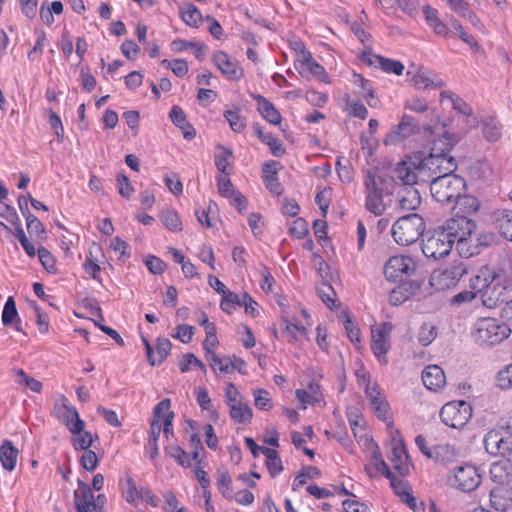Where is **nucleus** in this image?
Wrapping results in <instances>:
<instances>
[{
  "instance_id": "obj_1",
  "label": "nucleus",
  "mask_w": 512,
  "mask_h": 512,
  "mask_svg": "<svg viewBox=\"0 0 512 512\" xmlns=\"http://www.w3.org/2000/svg\"><path fill=\"white\" fill-rule=\"evenodd\" d=\"M476 223L465 216L452 217L429 231L422 239V251L427 258L441 259L450 254L455 245L461 257L469 258L481 252L484 243L475 233Z\"/></svg>"
},
{
  "instance_id": "obj_2",
  "label": "nucleus",
  "mask_w": 512,
  "mask_h": 512,
  "mask_svg": "<svg viewBox=\"0 0 512 512\" xmlns=\"http://www.w3.org/2000/svg\"><path fill=\"white\" fill-rule=\"evenodd\" d=\"M512 286V261H503L497 268H482L469 279V288L479 292L483 306L492 309L502 303Z\"/></svg>"
},
{
  "instance_id": "obj_3",
  "label": "nucleus",
  "mask_w": 512,
  "mask_h": 512,
  "mask_svg": "<svg viewBox=\"0 0 512 512\" xmlns=\"http://www.w3.org/2000/svg\"><path fill=\"white\" fill-rule=\"evenodd\" d=\"M451 143L446 137L433 142L428 155L421 152L420 175L423 181H432L441 175H448L457 168L455 159L449 155Z\"/></svg>"
},
{
  "instance_id": "obj_4",
  "label": "nucleus",
  "mask_w": 512,
  "mask_h": 512,
  "mask_svg": "<svg viewBox=\"0 0 512 512\" xmlns=\"http://www.w3.org/2000/svg\"><path fill=\"white\" fill-rule=\"evenodd\" d=\"M511 334L508 324L494 317H480L471 327V337L479 347L488 348L500 344Z\"/></svg>"
},
{
  "instance_id": "obj_5",
  "label": "nucleus",
  "mask_w": 512,
  "mask_h": 512,
  "mask_svg": "<svg viewBox=\"0 0 512 512\" xmlns=\"http://www.w3.org/2000/svg\"><path fill=\"white\" fill-rule=\"evenodd\" d=\"M465 180L454 174L441 175L433 178L430 183L432 197L439 203H452L465 190Z\"/></svg>"
},
{
  "instance_id": "obj_6",
  "label": "nucleus",
  "mask_w": 512,
  "mask_h": 512,
  "mask_svg": "<svg viewBox=\"0 0 512 512\" xmlns=\"http://www.w3.org/2000/svg\"><path fill=\"white\" fill-rule=\"evenodd\" d=\"M425 224L418 214H409L399 218L392 226V237L399 245L407 246L418 240L423 234Z\"/></svg>"
},
{
  "instance_id": "obj_7",
  "label": "nucleus",
  "mask_w": 512,
  "mask_h": 512,
  "mask_svg": "<svg viewBox=\"0 0 512 512\" xmlns=\"http://www.w3.org/2000/svg\"><path fill=\"white\" fill-rule=\"evenodd\" d=\"M467 272L465 263L454 262L450 266L433 271L430 276V285L439 291L454 288Z\"/></svg>"
},
{
  "instance_id": "obj_8",
  "label": "nucleus",
  "mask_w": 512,
  "mask_h": 512,
  "mask_svg": "<svg viewBox=\"0 0 512 512\" xmlns=\"http://www.w3.org/2000/svg\"><path fill=\"white\" fill-rule=\"evenodd\" d=\"M472 417L471 405L463 400L450 401L440 410L441 421L451 428L464 427Z\"/></svg>"
},
{
  "instance_id": "obj_9",
  "label": "nucleus",
  "mask_w": 512,
  "mask_h": 512,
  "mask_svg": "<svg viewBox=\"0 0 512 512\" xmlns=\"http://www.w3.org/2000/svg\"><path fill=\"white\" fill-rule=\"evenodd\" d=\"M388 432L390 436V455L389 460L393 468L401 475H406L409 472L410 462L406 452L404 441L398 429L393 423L388 424Z\"/></svg>"
},
{
  "instance_id": "obj_10",
  "label": "nucleus",
  "mask_w": 512,
  "mask_h": 512,
  "mask_svg": "<svg viewBox=\"0 0 512 512\" xmlns=\"http://www.w3.org/2000/svg\"><path fill=\"white\" fill-rule=\"evenodd\" d=\"M393 325L382 322L371 326V349L381 365L388 363L387 353L391 348V333Z\"/></svg>"
},
{
  "instance_id": "obj_11",
  "label": "nucleus",
  "mask_w": 512,
  "mask_h": 512,
  "mask_svg": "<svg viewBox=\"0 0 512 512\" xmlns=\"http://www.w3.org/2000/svg\"><path fill=\"white\" fill-rule=\"evenodd\" d=\"M416 270L414 260L405 255L390 257L384 266V275L388 281L401 282L408 279Z\"/></svg>"
},
{
  "instance_id": "obj_12",
  "label": "nucleus",
  "mask_w": 512,
  "mask_h": 512,
  "mask_svg": "<svg viewBox=\"0 0 512 512\" xmlns=\"http://www.w3.org/2000/svg\"><path fill=\"white\" fill-rule=\"evenodd\" d=\"M420 165L421 152L407 156L397 164L394 170L395 178L400 180L404 185L412 187L417 183L418 179H421Z\"/></svg>"
},
{
  "instance_id": "obj_13",
  "label": "nucleus",
  "mask_w": 512,
  "mask_h": 512,
  "mask_svg": "<svg viewBox=\"0 0 512 512\" xmlns=\"http://www.w3.org/2000/svg\"><path fill=\"white\" fill-rule=\"evenodd\" d=\"M481 479L482 475L476 466L465 464L454 469L450 482L458 489L470 492L479 486Z\"/></svg>"
},
{
  "instance_id": "obj_14",
  "label": "nucleus",
  "mask_w": 512,
  "mask_h": 512,
  "mask_svg": "<svg viewBox=\"0 0 512 512\" xmlns=\"http://www.w3.org/2000/svg\"><path fill=\"white\" fill-rule=\"evenodd\" d=\"M364 393L368 400L369 407L376 417L381 421L387 422V425L392 423L390 405L378 384L375 386H367Z\"/></svg>"
},
{
  "instance_id": "obj_15",
  "label": "nucleus",
  "mask_w": 512,
  "mask_h": 512,
  "mask_svg": "<svg viewBox=\"0 0 512 512\" xmlns=\"http://www.w3.org/2000/svg\"><path fill=\"white\" fill-rule=\"evenodd\" d=\"M418 131V123L414 117L404 114L400 121L385 136L384 143L386 145H395L403 142Z\"/></svg>"
},
{
  "instance_id": "obj_16",
  "label": "nucleus",
  "mask_w": 512,
  "mask_h": 512,
  "mask_svg": "<svg viewBox=\"0 0 512 512\" xmlns=\"http://www.w3.org/2000/svg\"><path fill=\"white\" fill-rule=\"evenodd\" d=\"M412 84L420 90L438 89L444 86L443 80L423 66L408 71Z\"/></svg>"
},
{
  "instance_id": "obj_17",
  "label": "nucleus",
  "mask_w": 512,
  "mask_h": 512,
  "mask_svg": "<svg viewBox=\"0 0 512 512\" xmlns=\"http://www.w3.org/2000/svg\"><path fill=\"white\" fill-rule=\"evenodd\" d=\"M212 61L222 75L230 81H238L244 75L239 63L231 59L224 51H216L212 56Z\"/></svg>"
},
{
  "instance_id": "obj_18",
  "label": "nucleus",
  "mask_w": 512,
  "mask_h": 512,
  "mask_svg": "<svg viewBox=\"0 0 512 512\" xmlns=\"http://www.w3.org/2000/svg\"><path fill=\"white\" fill-rule=\"evenodd\" d=\"M391 178L376 168L365 172L363 185L365 192L390 193Z\"/></svg>"
},
{
  "instance_id": "obj_19",
  "label": "nucleus",
  "mask_w": 512,
  "mask_h": 512,
  "mask_svg": "<svg viewBox=\"0 0 512 512\" xmlns=\"http://www.w3.org/2000/svg\"><path fill=\"white\" fill-rule=\"evenodd\" d=\"M59 417L71 433L81 432L85 427L77 409L69 403L65 396L60 399Z\"/></svg>"
},
{
  "instance_id": "obj_20",
  "label": "nucleus",
  "mask_w": 512,
  "mask_h": 512,
  "mask_svg": "<svg viewBox=\"0 0 512 512\" xmlns=\"http://www.w3.org/2000/svg\"><path fill=\"white\" fill-rule=\"evenodd\" d=\"M173 417V412L170 411L169 399L160 401L154 408V417L152 422H158L160 424V433L163 431L166 438L173 435Z\"/></svg>"
},
{
  "instance_id": "obj_21",
  "label": "nucleus",
  "mask_w": 512,
  "mask_h": 512,
  "mask_svg": "<svg viewBox=\"0 0 512 512\" xmlns=\"http://www.w3.org/2000/svg\"><path fill=\"white\" fill-rule=\"evenodd\" d=\"M510 444L500 430H490L484 437L485 449L493 456H505L510 451Z\"/></svg>"
},
{
  "instance_id": "obj_22",
  "label": "nucleus",
  "mask_w": 512,
  "mask_h": 512,
  "mask_svg": "<svg viewBox=\"0 0 512 512\" xmlns=\"http://www.w3.org/2000/svg\"><path fill=\"white\" fill-rule=\"evenodd\" d=\"M119 487L124 500L137 506L143 499V488L137 487L134 478L129 473H124L119 479Z\"/></svg>"
},
{
  "instance_id": "obj_23",
  "label": "nucleus",
  "mask_w": 512,
  "mask_h": 512,
  "mask_svg": "<svg viewBox=\"0 0 512 512\" xmlns=\"http://www.w3.org/2000/svg\"><path fill=\"white\" fill-rule=\"evenodd\" d=\"M77 512H96L95 497L88 484L78 481V490L74 492Z\"/></svg>"
},
{
  "instance_id": "obj_24",
  "label": "nucleus",
  "mask_w": 512,
  "mask_h": 512,
  "mask_svg": "<svg viewBox=\"0 0 512 512\" xmlns=\"http://www.w3.org/2000/svg\"><path fill=\"white\" fill-rule=\"evenodd\" d=\"M250 96L256 102L257 111L267 122L273 125L281 123L282 116L271 101L256 93H251Z\"/></svg>"
},
{
  "instance_id": "obj_25",
  "label": "nucleus",
  "mask_w": 512,
  "mask_h": 512,
  "mask_svg": "<svg viewBox=\"0 0 512 512\" xmlns=\"http://www.w3.org/2000/svg\"><path fill=\"white\" fill-rule=\"evenodd\" d=\"M415 444L419 448V450L427 457H442V459L449 460L457 455L456 449L454 446L450 444H442L434 447L433 450L428 448L427 440L423 435H418L415 438Z\"/></svg>"
},
{
  "instance_id": "obj_26",
  "label": "nucleus",
  "mask_w": 512,
  "mask_h": 512,
  "mask_svg": "<svg viewBox=\"0 0 512 512\" xmlns=\"http://www.w3.org/2000/svg\"><path fill=\"white\" fill-rule=\"evenodd\" d=\"M422 382L430 391H440L446 385V376L438 365H429L422 372Z\"/></svg>"
},
{
  "instance_id": "obj_27",
  "label": "nucleus",
  "mask_w": 512,
  "mask_h": 512,
  "mask_svg": "<svg viewBox=\"0 0 512 512\" xmlns=\"http://www.w3.org/2000/svg\"><path fill=\"white\" fill-rule=\"evenodd\" d=\"M489 472L493 482L499 485L509 483L512 480V459L503 458L494 462Z\"/></svg>"
},
{
  "instance_id": "obj_28",
  "label": "nucleus",
  "mask_w": 512,
  "mask_h": 512,
  "mask_svg": "<svg viewBox=\"0 0 512 512\" xmlns=\"http://www.w3.org/2000/svg\"><path fill=\"white\" fill-rule=\"evenodd\" d=\"M295 396L301 403L302 409H306L308 405L321 404L324 401L319 385L314 382L309 383L307 389H297Z\"/></svg>"
},
{
  "instance_id": "obj_29",
  "label": "nucleus",
  "mask_w": 512,
  "mask_h": 512,
  "mask_svg": "<svg viewBox=\"0 0 512 512\" xmlns=\"http://www.w3.org/2000/svg\"><path fill=\"white\" fill-rule=\"evenodd\" d=\"M206 360L209 362L212 370L215 373L225 375L233 373L235 368L237 367V363L244 365V361L240 358H235L234 360H231L230 357H220L216 353L206 357Z\"/></svg>"
},
{
  "instance_id": "obj_30",
  "label": "nucleus",
  "mask_w": 512,
  "mask_h": 512,
  "mask_svg": "<svg viewBox=\"0 0 512 512\" xmlns=\"http://www.w3.org/2000/svg\"><path fill=\"white\" fill-rule=\"evenodd\" d=\"M490 503L491 511L508 512L512 509V496L507 489L497 487L490 492Z\"/></svg>"
},
{
  "instance_id": "obj_31",
  "label": "nucleus",
  "mask_w": 512,
  "mask_h": 512,
  "mask_svg": "<svg viewBox=\"0 0 512 512\" xmlns=\"http://www.w3.org/2000/svg\"><path fill=\"white\" fill-rule=\"evenodd\" d=\"M454 201V217L465 216L469 218L468 216L475 213L480 207L478 199L471 195H462L461 193L459 198H456Z\"/></svg>"
},
{
  "instance_id": "obj_32",
  "label": "nucleus",
  "mask_w": 512,
  "mask_h": 512,
  "mask_svg": "<svg viewBox=\"0 0 512 512\" xmlns=\"http://www.w3.org/2000/svg\"><path fill=\"white\" fill-rule=\"evenodd\" d=\"M278 163L276 161H270L263 165V180L267 189L273 194H281L282 186L278 181L277 177Z\"/></svg>"
},
{
  "instance_id": "obj_33",
  "label": "nucleus",
  "mask_w": 512,
  "mask_h": 512,
  "mask_svg": "<svg viewBox=\"0 0 512 512\" xmlns=\"http://www.w3.org/2000/svg\"><path fill=\"white\" fill-rule=\"evenodd\" d=\"M19 451L10 440H5L0 446V462L6 471H13L17 464Z\"/></svg>"
},
{
  "instance_id": "obj_34",
  "label": "nucleus",
  "mask_w": 512,
  "mask_h": 512,
  "mask_svg": "<svg viewBox=\"0 0 512 512\" xmlns=\"http://www.w3.org/2000/svg\"><path fill=\"white\" fill-rule=\"evenodd\" d=\"M351 81L356 87L361 89L359 94L366 100L370 107L375 108L378 106L379 100L375 97L374 90L368 80H366L361 74L353 73Z\"/></svg>"
},
{
  "instance_id": "obj_35",
  "label": "nucleus",
  "mask_w": 512,
  "mask_h": 512,
  "mask_svg": "<svg viewBox=\"0 0 512 512\" xmlns=\"http://www.w3.org/2000/svg\"><path fill=\"white\" fill-rule=\"evenodd\" d=\"M423 13L427 25L433 29L434 33L439 36H447L449 32L448 26L439 18L438 11L430 5L423 7Z\"/></svg>"
},
{
  "instance_id": "obj_36",
  "label": "nucleus",
  "mask_w": 512,
  "mask_h": 512,
  "mask_svg": "<svg viewBox=\"0 0 512 512\" xmlns=\"http://www.w3.org/2000/svg\"><path fill=\"white\" fill-rule=\"evenodd\" d=\"M230 417L231 419L239 424H249L253 418V411L246 401L241 400L231 406Z\"/></svg>"
},
{
  "instance_id": "obj_37",
  "label": "nucleus",
  "mask_w": 512,
  "mask_h": 512,
  "mask_svg": "<svg viewBox=\"0 0 512 512\" xmlns=\"http://www.w3.org/2000/svg\"><path fill=\"white\" fill-rule=\"evenodd\" d=\"M389 479L391 481V486H392L395 494H397L401 498V501L403 503L407 504L411 509L416 511L417 510L416 499L412 495L411 488L408 486V484L406 482H404L403 480H401V479L397 480L392 476Z\"/></svg>"
},
{
  "instance_id": "obj_38",
  "label": "nucleus",
  "mask_w": 512,
  "mask_h": 512,
  "mask_svg": "<svg viewBox=\"0 0 512 512\" xmlns=\"http://www.w3.org/2000/svg\"><path fill=\"white\" fill-rule=\"evenodd\" d=\"M179 13L183 22L190 27L198 28L203 21L200 10L192 3L182 4Z\"/></svg>"
},
{
  "instance_id": "obj_39",
  "label": "nucleus",
  "mask_w": 512,
  "mask_h": 512,
  "mask_svg": "<svg viewBox=\"0 0 512 512\" xmlns=\"http://www.w3.org/2000/svg\"><path fill=\"white\" fill-rule=\"evenodd\" d=\"M420 203V194L414 187H406L399 193V206L402 210H415Z\"/></svg>"
},
{
  "instance_id": "obj_40",
  "label": "nucleus",
  "mask_w": 512,
  "mask_h": 512,
  "mask_svg": "<svg viewBox=\"0 0 512 512\" xmlns=\"http://www.w3.org/2000/svg\"><path fill=\"white\" fill-rule=\"evenodd\" d=\"M366 471L371 477L380 473L387 478H391L392 474L379 449L370 455V465L366 467Z\"/></svg>"
},
{
  "instance_id": "obj_41",
  "label": "nucleus",
  "mask_w": 512,
  "mask_h": 512,
  "mask_svg": "<svg viewBox=\"0 0 512 512\" xmlns=\"http://www.w3.org/2000/svg\"><path fill=\"white\" fill-rule=\"evenodd\" d=\"M387 193L365 192V208L375 216H380L386 210L384 195Z\"/></svg>"
},
{
  "instance_id": "obj_42",
  "label": "nucleus",
  "mask_w": 512,
  "mask_h": 512,
  "mask_svg": "<svg viewBox=\"0 0 512 512\" xmlns=\"http://www.w3.org/2000/svg\"><path fill=\"white\" fill-rule=\"evenodd\" d=\"M233 156L232 150L222 145H218L216 148L214 161L215 166L220 172L219 174L231 173V158Z\"/></svg>"
},
{
  "instance_id": "obj_43",
  "label": "nucleus",
  "mask_w": 512,
  "mask_h": 512,
  "mask_svg": "<svg viewBox=\"0 0 512 512\" xmlns=\"http://www.w3.org/2000/svg\"><path fill=\"white\" fill-rule=\"evenodd\" d=\"M440 102L442 105H448L464 115H469L471 112V108L461 98L450 91L440 93Z\"/></svg>"
},
{
  "instance_id": "obj_44",
  "label": "nucleus",
  "mask_w": 512,
  "mask_h": 512,
  "mask_svg": "<svg viewBox=\"0 0 512 512\" xmlns=\"http://www.w3.org/2000/svg\"><path fill=\"white\" fill-rule=\"evenodd\" d=\"M346 416L354 436L365 430L366 421L361 410L356 406H349L346 410Z\"/></svg>"
},
{
  "instance_id": "obj_45",
  "label": "nucleus",
  "mask_w": 512,
  "mask_h": 512,
  "mask_svg": "<svg viewBox=\"0 0 512 512\" xmlns=\"http://www.w3.org/2000/svg\"><path fill=\"white\" fill-rule=\"evenodd\" d=\"M284 329L283 333L288 337V340L292 343H298L308 335V329L298 323H294L288 320H283Z\"/></svg>"
},
{
  "instance_id": "obj_46",
  "label": "nucleus",
  "mask_w": 512,
  "mask_h": 512,
  "mask_svg": "<svg viewBox=\"0 0 512 512\" xmlns=\"http://www.w3.org/2000/svg\"><path fill=\"white\" fill-rule=\"evenodd\" d=\"M172 344L167 338H158L156 342V352L152 350L151 359L148 360L150 365L155 366L162 363L169 355Z\"/></svg>"
},
{
  "instance_id": "obj_47",
  "label": "nucleus",
  "mask_w": 512,
  "mask_h": 512,
  "mask_svg": "<svg viewBox=\"0 0 512 512\" xmlns=\"http://www.w3.org/2000/svg\"><path fill=\"white\" fill-rule=\"evenodd\" d=\"M262 454L266 457V466L272 477L277 476L283 470L282 461L278 452L271 448L262 450Z\"/></svg>"
},
{
  "instance_id": "obj_48",
  "label": "nucleus",
  "mask_w": 512,
  "mask_h": 512,
  "mask_svg": "<svg viewBox=\"0 0 512 512\" xmlns=\"http://www.w3.org/2000/svg\"><path fill=\"white\" fill-rule=\"evenodd\" d=\"M497 225L501 235L512 241V212L509 210H502L497 215Z\"/></svg>"
},
{
  "instance_id": "obj_49",
  "label": "nucleus",
  "mask_w": 512,
  "mask_h": 512,
  "mask_svg": "<svg viewBox=\"0 0 512 512\" xmlns=\"http://www.w3.org/2000/svg\"><path fill=\"white\" fill-rule=\"evenodd\" d=\"M63 12V4L61 1H53L49 7H45L44 5L40 8V18L41 21L47 25L51 26L54 23V14L60 15Z\"/></svg>"
},
{
  "instance_id": "obj_50",
  "label": "nucleus",
  "mask_w": 512,
  "mask_h": 512,
  "mask_svg": "<svg viewBox=\"0 0 512 512\" xmlns=\"http://www.w3.org/2000/svg\"><path fill=\"white\" fill-rule=\"evenodd\" d=\"M242 306V296L231 292L230 290L226 291L222 295V299L220 302V308L227 314H232L237 307Z\"/></svg>"
},
{
  "instance_id": "obj_51",
  "label": "nucleus",
  "mask_w": 512,
  "mask_h": 512,
  "mask_svg": "<svg viewBox=\"0 0 512 512\" xmlns=\"http://www.w3.org/2000/svg\"><path fill=\"white\" fill-rule=\"evenodd\" d=\"M224 118L229 123L231 130L235 133H241L246 128V119L238 110H227L224 112Z\"/></svg>"
},
{
  "instance_id": "obj_52",
  "label": "nucleus",
  "mask_w": 512,
  "mask_h": 512,
  "mask_svg": "<svg viewBox=\"0 0 512 512\" xmlns=\"http://www.w3.org/2000/svg\"><path fill=\"white\" fill-rule=\"evenodd\" d=\"M374 58V63H378L382 70L386 73L401 75L404 71V65L400 61L387 59L380 56H374ZM370 63L372 64L373 62L370 60Z\"/></svg>"
},
{
  "instance_id": "obj_53",
  "label": "nucleus",
  "mask_w": 512,
  "mask_h": 512,
  "mask_svg": "<svg viewBox=\"0 0 512 512\" xmlns=\"http://www.w3.org/2000/svg\"><path fill=\"white\" fill-rule=\"evenodd\" d=\"M254 405L259 410L269 411L273 408L272 399L270 393L261 388L253 390Z\"/></svg>"
},
{
  "instance_id": "obj_54",
  "label": "nucleus",
  "mask_w": 512,
  "mask_h": 512,
  "mask_svg": "<svg viewBox=\"0 0 512 512\" xmlns=\"http://www.w3.org/2000/svg\"><path fill=\"white\" fill-rule=\"evenodd\" d=\"M477 295H479V292L476 289L470 288L469 290H463L450 299V305L456 308L462 307L472 303Z\"/></svg>"
},
{
  "instance_id": "obj_55",
  "label": "nucleus",
  "mask_w": 512,
  "mask_h": 512,
  "mask_svg": "<svg viewBox=\"0 0 512 512\" xmlns=\"http://www.w3.org/2000/svg\"><path fill=\"white\" fill-rule=\"evenodd\" d=\"M160 219L164 226L173 232L182 230V222L178 214L174 210H165L162 212Z\"/></svg>"
},
{
  "instance_id": "obj_56",
  "label": "nucleus",
  "mask_w": 512,
  "mask_h": 512,
  "mask_svg": "<svg viewBox=\"0 0 512 512\" xmlns=\"http://www.w3.org/2000/svg\"><path fill=\"white\" fill-rule=\"evenodd\" d=\"M230 173L219 174L216 176V184L219 194L225 198H232L235 195V190L232 182L229 179Z\"/></svg>"
},
{
  "instance_id": "obj_57",
  "label": "nucleus",
  "mask_w": 512,
  "mask_h": 512,
  "mask_svg": "<svg viewBox=\"0 0 512 512\" xmlns=\"http://www.w3.org/2000/svg\"><path fill=\"white\" fill-rule=\"evenodd\" d=\"M446 2L459 16L469 19L475 25L476 16L464 0H446Z\"/></svg>"
},
{
  "instance_id": "obj_58",
  "label": "nucleus",
  "mask_w": 512,
  "mask_h": 512,
  "mask_svg": "<svg viewBox=\"0 0 512 512\" xmlns=\"http://www.w3.org/2000/svg\"><path fill=\"white\" fill-rule=\"evenodd\" d=\"M194 393L196 396L197 403L202 411H207L210 414H216V411L213 408L211 398L206 388L198 386L195 388Z\"/></svg>"
},
{
  "instance_id": "obj_59",
  "label": "nucleus",
  "mask_w": 512,
  "mask_h": 512,
  "mask_svg": "<svg viewBox=\"0 0 512 512\" xmlns=\"http://www.w3.org/2000/svg\"><path fill=\"white\" fill-rule=\"evenodd\" d=\"M1 318H2V323L4 325H10L16 319H18L16 303L12 296L8 297V299L6 300L5 305L3 307Z\"/></svg>"
},
{
  "instance_id": "obj_60",
  "label": "nucleus",
  "mask_w": 512,
  "mask_h": 512,
  "mask_svg": "<svg viewBox=\"0 0 512 512\" xmlns=\"http://www.w3.org/2000/svg\"><path fill=\"white\" fill-rule=\"evenodd\" d=\"M436 336L437 332L435 326L425 323L420 327L417 339L422 346H428L435 340Z\"/></svg>"
},
{
  "instance_id": "obj_61",
  "label": "nucleus",
  "mask_w": 512,
  "mask_h": 512,
  "mask_svg": "<svg viewBox=\"0 0 512 512\" xmlns=\"http://www.w3.org/2000/svg\"><path fill=\"white\" fill-rule=\"evenodd\" d=\"M318 294L328 308L336 306V293L330 284L322 283L318 287Z\"/></svg>"
},
{
  "instance_id": "obj_62",
  "label": "nucleus",
  "mask_w": 512,
  "mask_h": 512,
  "mask_svg": "<svg viewBox=\"0 0 512 512\" xmlns=\"http://www.w3.org/2000/svg\"><path fill=\"white\" fill-rule=\"evenodd\" d=\"M192 368H199L201 370H206L205 365L192 353H188L183 356L182 360L179 362V369L182 373L188 372Z\"/></svg>"
},
{
  "instance_id": "obj_63",
  "label": "nucleus",
  "mask_w": 512,
  "mask_h": 512,
  "mask_svg": "<svg viewBox=\"0 0 512 512\" xmlns=\"http://www.w3.org/2000/svg\"><path fill=\"white\" fill-rule=\"evenodd\" d=\"M72 434L75 435L73 439V447L76 450H89L93 443V436L90 432L84 431L83 429L81 432Z\"/></svg>"
},
{
  "instance_id": "obj_64",
  "label": "nucleus",
  "mask_w": 512,
  "mask_h": 512,
  "mask_svg": "<svg viewBox=\"0 0 512 512\" xmlns=\"http://www.w3.org/2000/svg\"><path fill=\"white\" fill-rule=\"evenodd\" d=\"M496 384L503 390L512 388V363L498 372Z\"/></svg>"
}]
</instances>
